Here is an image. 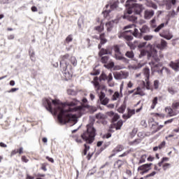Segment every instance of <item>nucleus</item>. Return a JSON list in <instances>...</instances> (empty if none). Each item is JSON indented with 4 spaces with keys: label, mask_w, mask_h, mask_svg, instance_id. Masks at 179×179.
Listing matches in <instances>:
<instances>
[{
    "label": "nucleus",
    "mask_w": 179,
    "mask_h": 179,
    "mask_svg": "<svg viewBox=\"0 0 179 179\" xmlns=\"http://www.w3.org/2000/svg\"><path fill=\"white\" fill-rule=\"evenodd\" d=\"M80 101L74 99L71 102L62 103L59 99H45L44 104L48 111L52 113V104L55 106V114L57 115V120L60 124H65L66 122H73L75 125L78 122V117L76 115H72L69 113H74L82 110V106H78Z\"/></svg>",
    "instance_id": "nucleus-1"
},
{
    "label": "nucleus",
    "mask_w": 179,
    "mask_h": 179,
    "mask_svg": "<svg viewBox=\"0 0 179 179\" xmlns=\"http://www.w3.org/2000/svg\"><path fill=\"white\" fill-rule=\"evenodd\" d=\"M96 136V129L93 127V123H90L87 126V131H85L83 135H81V138L83 141H86V143H89L90 145L93 143L94 141V137Z\"/></svg>",
    "instance_id": "nucleus-2"
},
{
    "label": "nucleus",
    "mask_w": 179,
    "mask_h": 179,
    "mask_svg": "<svg viewBox=\"0 0 179 179\" xmlns=\"http://www.w3.org/2000/svg\"><path fill=\"white\" fill-rule=\"evenodd\" d=\"M60 59V67L62 73L64 74V76L66 78V79H69L72 77V73H71L69 70H68V66L69 65V64L66 62V61H68V59H69V55L66 54L64 55H62Z\"/></svg>",
    "instance_id": "nucleus-3"
},
{
    "label": "nucleus",
    "mask_w": 179,
    "mask_h": 179,
    "mask_svg": "<svg viewBox=\"0 0 179 179\" xmlns=\"http://www.w3.org/2000/svg\"><path fill=\"white\" fill-rule=\"evenodd\" d=\"M147 48H149V50L148 52V58H152V57L156 62H159L160 59H159V57H157V50L155 48H153V45L149 43L147 45Z\"/></svg>",
    "instance_id": "nucleus-4"
},
{
    "label": "nucleus",
    "mask_w": 179,
    "mask_h": 179,
    "mask_svg": "<svg viewBox=\"0 0 179 179\" xmlns=\"http://www.w3.org/2000/svg\"><path fill=\"white\" fill-rule=\"evenodd\" d=\"M123 19H126V20H129V22H132V23H136L138 17L132 15L131 8H127L123 15Z\"/></svg>",
    "instance_id": "nucleus-5"
},
{
    "label": "nucleus",
    "mask_w": 179,
    "mask_h": 179,
    "mask_svg": "<svg viewBox=\"0 0 179 179\" xmlns=\"http://www.w3.org/2000/svg\"><path fill=\"white\" fill-rule=\"evenodd\" d=\"M128 9H131L132 13L134 12L135 15H141L142 12H143V6L138 3H132L131 6L129 7Z\"/></svg>",
    "instance_id": "nucleus-6"
},
{
    "label": "nucleus",
    "mask_w": 179,
    "mask_h": 179,
    "mask_svg": "<svg viewBox=\"0 0 179 179\" xmlns=\"http://www.w3.org/2000/svg\"><path fill=\"white\" fill-rule=\"evenodd\" d=\"M146 44H148V42H141L138 43V41H135L134 43H129L128 45L131 50H135L136 47H138V48H143V47L146 46Z\"/></svg>",
    "instance_id": "nucleus-7"
},
{
    "label": "nucleus",
    "mask_w": 179,
    "mask_h": 179,
    "mask_svg": "<svg viewBox=\"0 0 179 179\" xmlns=\"http://www.w3.org/2000/svg\"><path fill=\"white\" fill-rule=\"evenodd\" d=\"M152 164V163L143 164L138 168V171H141L140 174L143 176V174H145V173H148L150 170Z\"/></svg>",
    "instance_id": "nucleus-8"
},
{
    "label": "nucleus",
    "mask_w": 179,
    "mask_h": 179,
    "mask_svg": "<svg viewBox=\"0 0 179 179\" xmlns=\"http://www.w3.org/2000/svg\"><path fill=\"white\" fill-rule=\"evenodd\" d=\"M99 97L102 106H107V104H108L110 99L106 97V94L104 92H101L100 94H99Z\"/></svg>",
    "instance_id": "nucleus-9"
},
{
    "label": "nucleus",
    "mask_w": 179,
    "mask_h": 179,
    "mask_svg": "<svg viewBox=\"0 0 179 179\" xmlns=\"http://www.w3.org/2000/svg\"><path fill=\"white\" fill-rule=\"evenodd\" d=\"M177 0H164V5L166 6L167 10L171 9L173 5H176Z\"/></svg>",
    "instance_id": "nucleus-10"
},
{
    "label": "nucleus",
    "mask_w": 179,
    "mask_h": 179,
    "mask_svg": "<svg viewBox=\"0 0 179 179\" xmlns=\"http://www.w3.org/2000/svg\"><path fill=\"white\" fill-rule=\"evenodd\" d=\"M155 16V10H145L144 12V19L149 20Z\"/></svg>",
    "instance_id": "nucleus-11"
},
{
    "label": "nucleus",
    "mask_w": 179,
    "mask_h": 179,
    "mask_svg": "<svg viewBox=\"0 0 179 179\" xmlns=\"http://www.w3.org/2000/svg\"><path fill=\"white\" fill-rule=\"evenodd\" d=\"M135 114V109H130L129 108H127V114H124L122 115V118L124 120H129Z\"/></svg>",
    "instance_id": "nucleus-12"
},
{
    "label": "nucleus",
    "mask_w": 179,
    "mask_h": 179,
    "mask_svg": "<svg viewBox=\"0 0 179 179\" xmlns=\"http://www.w3.org/2000/svg\"><path fill=\"white\" fill-rule=\"evenodd\" d=\"M169 66L173 69V71H176V72H178L179 71V60H177L176 62H171L169 64Z\"/></svg>",
    "instance_id": "nucleus-13"
},
{
    "label": "nucleus",
    "mask_w": 179,
    "mask_h": 179,
    "mask_svg": "<svg viewBox=\"0 0 179 179\" xmlns=\"http://www.w3.org/2000/svg\"><path fill=\"white\" fill-rule=\"evenodd\" d=\"M127 33H132L133 36L136 37V38H141L142 37V33H139V31L138 29L135 28L134 31L132 32L131 30L126 31Z\"/></svg>",
    "instance_id": "nucleus-14"
},
{
    "label": "nucleus",
    "mask_w": 179,
    "mask_h": 179,
    "mask_svg": "<svg viewBox=\"0 0 179 179\" xmlns=\"http://www.w3.org/2000/svg\"><path fill=\"white\" fill-rule=\"evenodd\" d=\"M122 149H124V148L122 147V145H118L117 147H116L115 148H114V150H113V154H112L110 157H114V156H115V153H118V152H122Z\"/></svg>",
    "instance_id": "nucleus-15"
},
{
    "label": "nucleus",
    "mask_w": 179,
    "mask_h": 179,
    "mask_svg": "<svg viewBox=\"0 0 179 179\" xmlns=\"http://www.w3.org/2000/svg\"><path fill=\"white\" fill-rule=\"evenodd\" d=\"M165 47H167V42L163 39L160 43L157 45V48H159V50H164Z\"/></svg>",
    "instance_id": "nucleus-16"
},
{
    "label": "nucleus",
    "mask_w": 179,
    "mask_h": 179,
    "mask_svg": "<svg viewBox=\"0 0 179 179\" xmlns=\"http://www.w3.org/2000/svg\"><path fill=\"white\" fill-rule=\"evenodd\" d=\"M126 108H127V102H125V101H124L123 103L117 109V111H118V113H120V114H124V112L125 111Z\"/></svg>",
    "instance_id": "nucleus-17"
},
{
    "label": "nucleus",
    "mask_w": 179,
    "mask_h": 179,
    "mask_svg": "<svg viewBox=\"0 0 179 179\" xmlns=\"http://www.w3.org/2000/svg\"><path fill=\"white\" fill-rule=\"evenodd\" d=\"M143 73L145 76V80H149V77L150 76V69L148 67H145L143 69Z\"/></svg>",
    "instance_id": "nucleus-18"
},
{
    "label": "nucleus",
    "mask_w": 179,
    "mask_h": 179,
    "mask_svg": "<svg viewBox=\"0 0 179 179\" xmlns=\"http://www.w3.org/2000/svg\"><path fill=\"white\" fill-rule=\"evenodd\" d=\"M141 34L149 33L150 31V29L148 25H143L141 29H140Z\"/></svg>",
    "instance_id": "nucleus-19"
},
{
    "label": "nucleus",
    "mask_w": 179,
    "mask_h": 179,
    "mask_svg": "<svg viewBox=\"0 0 179 179\" xmlns=\"http://www.w3.org/2000/svg\"><path fill=\"white\" fill-rule=\"evenodd\" d=\"M150 25L152 29H156L157 27V22L156 21V17H154L150 21Z\"/></svg>",
    "instance_id": "nucleus-20"
},
{
    "label": "nucleus",
    "mask_w": 179,
    "mask_h": 179,
    "mask_svg": "<svg viewBox=\"0 0 179 179\" xmlns=\"http://www.w3.org/2000/svg\"><path fill=\"white\" fill-rule=\"evenodd\" d=\"M125 57H127V58H129V59H133V58L135 57V54L132 50L127 51L125 53Z\"/></svg>",
    "instance_id": "nucleus-21"
},
{
    "label": "nucleus",
    "mask_w": 179,
    "mask_h": 179,
    "mask_svg": "<svg viewBox=\"0 0 179 179\" xmlns=\"http://www.w3.org/2000/svg\"><path fill=\"white\" fill-rule=\"evenodd\" d=\"M124 164V161L122 160H117L114 166L115 167L117 168V169H121V167H122Z\"/></svg>",
    "instance_id": "nucleus-22"
},
{
    "label": "nucleus",
    "mask_w": 179,
    "mask_h": 179,
    "mask_svg": "<svg viewBox=\"0 0 179 179\" xmlns=\"http://www.w3.org/2000/svg\"><path fill=\"white\" fill-rule=\"evenodd\" d=\"M166 26V24L162 23L159 26L156 27L155 29H154L155 33H159Z\"/></svg>",
    "instance_id": "nucleus-23"
},
{
    "label": "nucleus",
    "mask_w": 179,
    "mask_h": 179,
    "mask_svg": "<svg viewBox=\"0 0 179 179\" xmlns=\"http://www.w3.org/2000/svg\"><path fill=\"white\" fill-rule=\"evenodd\" d=\"M99 38L101 40L100 44H101V45H104V44H106V43H107V39L106 38H104V34H101L99 36Z\"/></svg>",
    "instance_id": "nucleus-24"
},
{
    "label": "nucleus",
    "mask_w": 179,
    "mask_h": 179,
    "mask_svg": "<svg viewBox=\"0 0 179 179\" xmlns=\"http://www.w3.org/2000/svg\"><path fill=\"white\" fill-rule=\"evenodd\" d=\"M161 37H163V38H166V40H171L173 38V36L171 33H168L167 34L162 35L160 34Z\"/></svg>",
    "instance_id": "nucleus-25"
},
{
    "label": "nucleus",
    "mask_w": 179,
    "mask_h": 179,
    "mask_svg": "<svg viewBox=\"0 0 179 179\" xmlns=\"http://www.w3.org/2000/svg\"><path fill=\"white\" fill-rule=\"evenodd\" d=\"M113 24H114L113 22H109L106 24V27L108 31H111V30H113Z\"/></svg>",
    "instance_id": "nucleus-26"
},
{
    "label": "nucleus",
    "mask_w": 179,
    "mask_h": 179,
    "mask_svg": "<svg viewBox=\"0 0 179 179\" xmlns=\"http://www.w3.org/2000/svg\"><path fill=\"white\" fill-rule=\"evenodd\" d=\"M107 54H108V50L104 48H101L99 52V57H103V55H107Z\"/></svg>",
    "instance_id": "nucleus-27"
},
{
    "label": "nucleus",
    "mask_w": 179,
    "mask_h": 179,
    "mask_svg": "<svg viewBox=\"0 0 179 179\" xmlns=\"http://www.w3.org/2000/svg\"><path fill=\"white\" fill-rule=\"evenodd\" d=\"M114 78L116 80H121V79H124V76L120 73H117L114 74Z\"/></svg>",
    "instance_id": "nucleus-28"
},
{
    "label": "nucleus",
    "mask_w": 179,
    "mask_h": 179,
    "mask_svg": "<svg viewBox=\"0 0 179 179\" xmlns=\"http://www.w3.org/2000/svg\"><path fill=\"white\" fill-rule=\"evenodd\" d=\"M108 59H110V57L103 56L101 58V62H102V64H107L108 62Z\"/></svg>",
    "instance_id": "nucleus-29"
},
{
    "label": "nucleus",
    "mask_w": 179,
    "mask_h": 179,
    "mask_svg": "<svg viewBox=\"0 0 179 179\" xmlns=\"http://www.w3.org/2000/svg\"><path fill=\"white\" fill-rule=\"evenodd\" d=\"M153 35H145L143 38L145 41H151V40H153Z\"/></svg>",
    "instance_id": "nucleus-30"
},
{
    "label": "nucleus",
    "mask_w": 179,
    "mask_h": 179,
    "mask_svg": "<svg viewBox=\"0 0 179 179\" xmlns=\"http://www.w3.org/2000/svg\"><path fill=\"white\" fill-rule=\"evenodd\" d=\"M166 113H168V114L171 117H173V115H175L174 111L173 110V108H166Z\"/></svg>",
    "instance_id": "nucleus-31"
},
{
    "label": "nucleus",
    "mask_w": 179,
    "mask_h": 179,
    "mask_svg": "<svg viewBox=\"0 0 179 179\" xmlns=\"http://www.w3.org/2000/svg\"><path fill=\"white\" fill-rule=\"evenodd\" d=\"M113 115V117L112 118V122H116V121H118L120 120V115L119 114H114V113H112Z\"/></svg>",
    "instance_id": "nucleus-32"
},
{
    "label": "nucleus",
    "mask_w": 179,
    "mask_h": 179,
    "mask_svg": "<svg viewBox=\"0 0 179 179\" xmlns=\"http://www.w3.org/2000/svg\"><path fill=\"white\" fill-rule=\"evenodd\" d=\"M122 57H124V56H122V53H115V59H117V61H121V59H122Z\"/></svg>",
    "instance_id": "nucleus-33"
},
{
    "label": "nucleus",
    "mask_w": 179,
    "mask_h": 179,
    "mask_svg": "<svg viewBox=\"0 0 179 179\" xmlns=\"http://www.w3.org/2000/svg\"><path fill=\"white\" fill-rule=\"evenodd\" d=\"M120 98V92H115V93H114V94L113 95V96H112V100L113 101H115L117 99H118Z\"/></svg>",
    "instance_id": "nucleus-34"
},
{
    "label": "nucleus",
    "mask_w": 179,
    "mask_h": 179,
    "mask_svg": "<svg viewBox=\"0 0 179 179\" xmlns=\"http://www.w3.org/2000/svg\"><path fill=\"white\" fill-rule=\"evenodd\" d=\"M70 61L72 65H73L74 66H76L78 65V60H76V57H71Z\"/></svg>",
    "instance_id": "nucleus-35"
},
{
    "label": "nucleus",
    "mask_w": 179,
    "mask_h": 179,
    "mask_svg": "<svg viewBox=\"0 0 179 179\" xmlns=\"http://www.w3.org/2000/svg\"><path fill=\"white\" fill-rule=\"evenodd\" d=\"M101 80H107V75L104 72L101 73L99 76V81L101 82Z\"/></svg>",
    "instance_id": "nucleus-36"
},
{
    "label": "nucleus",
    "mask_w": 179,
    "mask_h": 179,
    "mask_svg": "<svg viewBox=\"0 0 179 179\" xmlns=\"http://www.w3.org/2000/svg\"><path fill=\"white\" fill-rule=\"evenodd\" d=\"M169 17H176L177 16V13H176V10H172L171 11H169Z\"/></svg>",
    "instance_id": "nucleus-37"
},
{
    "label": "nucleus",
    "mask_w": 179,
    "mask_h": 179,
    "mask_svg": "<svg viewBox=\"0 0 179 179\" xmlns=\"http://www.w3.org/2000/svg\"><path fill=\"white\" fill-rule=\"evenodd\" d=\"M157 100H159V99L157 98V96H155L153 100H152V104L151 106V108H155L156 107V105L157 104Z\"/></svg>",
    "instance_id": "nucleus-38"
},
{
    "label": "nucleus",
    "mask_w": 179,
    "mask_h": 179,
    "mask_svg": "<svg viewBox=\"0 0 179 179\" xmlns=\"http://www.w3.org/2000/svg\"><path fill=\"white\" fill-rule=\"evenodd\" d=\"M124 122H122V120H119L117 122L116 127H115V129L118 130V129H121V127H122Z\"/></svg>",
    "instance_id": "nucleus-39"
},
{
    "label": "nucleus",
    "mask_w": 179,
    "mask_h": 179,
    "mask_svg": "<svg viewBox=\"0 0 179 179\" xmlns=\"http://www.w3.org/2000/svg\"><path fill=\"white\" fill-rule=\"evenodd\" d=\"M96 120H104L106 118V115L103 113H98L96 115Z\"/></svg>",
    "instance_id": "nucleus-40"
},
{
    "label": "nucleus",
    "mask_w": 179,
    "mask_h": 179,
    "mask_svg": "<svg viewBox=\"0 0 179 179\" xmlns=\"http://www.w3.org/2000/svg\"><path fill=\"white\" fill-rule=\"evenodd\" d=\"M105 68H107V69H111L112 68H114V62H110L108 64L104 65Z\"/></svg>",
    "instance_id": "nucleus-41"
},
{
    "label": "nucleus",
    "mask_w": 179,
    "mask_h": 179,
    "mask_svg": "<svg viewBox=\"0 0 179 179\" xmlns=\"http://www.w3.org/2000/svg\"><path fill=\"white\" fill-rule=\"evenodd\" d=\"M141 142H142V140L137 138L133 141H131L129 143L130 145H138V143H141Z\"/></svg>",
    "instance_id": "nucleus-42"
},
{
    "label": "nucleus",
    "mask_w": 179,
    "mask_h": 179,
    "mask_svg": "<svg viewBox=\"0 0 179 179\" xmlns=\"http://www.w3.org/2000/svg\"><path fill=\"white\" fill-rule=\"evenodd\" d=\"M113 50L115 51V54H120L121 50H120V46L118 45H115L113 48Z\"/></svg>",
    "instance_id": "nucleus-43"
},
{
    "label": "nucleus",
    "mask_w": 179,
    "mask_h": 179,
    "mask_svg": "<svg viewBox=\"0 0 179 179\" xmlns=\"http://www.w3.org/2000/svg\"><path fill=\"white\" fill-rule=\"evenodd\" d=\"M67 94H69L70 96H76V92L73 90H68Z\"/></svg>",
    "instance_id": "nucleus-44"
},
{
    "label": "nucleus",
    "mask_w": 179,
    "mask_h": 179,
    "mask_svg": "<svg viewBox=\"0 0 179 179\" xmlns=\"http://www.w3.org/2000/svg\"><path fill=\"white\" fill-rule=\"evenodd\" d=\"M146 83H145V82H143V85L145 86V87L147 89V90H150V83H149V80H145Z\"/></svg>",
    "instance_id": "nucleus-45"
},
{
    "label": "nucleus",
    "mask_w": 179,
    "mask_h": 179,
    "mask_svg": "<svg viewBox=\"0 0 179 179\" xmlns=\"http://www.w3.org/2000/svg\"><path fill=\"white\" fill-rule=\"evenodd\" d=\"M110 13H111V10H105L103 12V15L104 17H108V15H110Z\"/></svg>",
    "instance_id": "nucleus-46"
},
{
    "label": "nucleus",
    "mask_w": 179,
    "mask_h": 179,
    "mask_svg": "<svg viewBox=\"0 0 179 179\" xmlns=\"http://www.w3.org/2000/svg\"><path fill=\"white\" fill-rule=\"evenodd\" d=\"M148 52H149V51H146V50H142L141 51V54H140V55H139L140 58H142V57H145V55H148Z\"/></svg>",
    "instance_id": "nucleus-47"
},
{
    "label": "nucleus",
    "mask_w": 179,
    "mask_h": 179,
    "mask_svg": "<svg viewBox=\"0 0 179 179\" xmlns=\"http://www.w3.org/2000/svg\"><path fill=\"white\" fill-rule=\"evenodd\" d=\"M132 2H136V0H127L126 1V6H132Z\"/></svg>",
    "instance_id": "nucleus-48"
},
{
    "label": "nucleus",
    "mask_w": 179,
    "mask_h": 179,
    "mask_svg": "<svg viewBox=\"0 0 179 179\" xmlns=\"http://www.w3.org/2000/svg\"><path fill=\"white\" fill-rule=\"evenodd\" d=\"M172 108L173 110H178L179 108V102H176L172 104Z\"/></svg>",
    "instance_id": "nucleus-49"
},
{
    "label": "nucleus",
    "mask_w": 179,
    "mask_h": 179,
    "mask_svg": "<svg viewBox=\"0 0 179 179\" xmlns=\"http://www.w3.org/2000/svg\"><path fill=\"white\" fill-rule=\"evenodd\" d=\"M72 40H73L72 35H69L66 38V43H69L71 41H72Z\"/></svg>",
    "instance_id": "nucleus-50"
},
{
    "label": "nucleus",
    "mask_w": 179,
    "mask_h": 179,
    "mask_svg": "<svg viewBox=\"0 0 179 179\" xmlns=\"http://www.w3.org/2000/svg\"><path fill=\"white\" fill-rule=\"evenodd\" d=\"M95 30H96V31H99V33H101L103 30V26L100 25V26L96 27Z\"/></svg>",
    "instance_id": "nucleus-51"
},
{
    "label": "nucleus",
    "mask_w": 179,
    "mask_h": 179,
    "mask_svg": "<svg viewBox=\"0 0 179 179\" xmlns=\"http://www.w3.org/2000/svg\"><path fill=\"white\" fill-rule=\"evenodd\" d=\"M124 38L127 41H131L134 40V36H132L131 35H127L124 36Z\"/></svg>",
    "instance_id": "nucleus-52"
},
{
    "label": "nucleus",
    "mask_w": 179,
    "mask_h": 179,
    "mask_svg": "<svg viewBox=\"0 0 179 179\" xmlns=\"http://www.w3.org/2000/svg\"><path fill=\"white\" fill-rule=\"evenodd\" d=\"M168 92H169V93H170V94H176V90H174V88H173V87L168 88Z\"/></svg>",
    "instance_id": "nucleus-53"
},
{
    "label": "nucleus",
    "mask_w": 179,
    "mask_h": 179,
    "mask_svg": "<svg viewBox=\"0 0 179 179\" xmlns=\"http://www.w3.org/2000/svg\"><path fill=\"white\" fill-rule=\"evenodd\" d=\"M19 88H12L11 90L6 91V93H15V92H17Z\"/></svg>",
    "instance_id": "nucleus-54"
},
{
    "label": "nucleus",
    "mask_w": 179,
    "mask_h": 179,
    "mask_svg": "<svg viewBox=\"0 0 179 179\" xmlns=\"http://www.w3.org/2000/svg\"><path fill=\"white\" fill-rule=\"evenodd\" d=\"M121 61H122V62H124V64H129V59H128L125 57H122Z\"/></svg>",
    "instance_id": "nucleus-55"
},
{
    "label": "nucleus",
    "mask_w": 179,
    "mask_h": 179,
    "mask_svg": "<svg viewBox=\"0 0 179 179\" xmlns=\"http://www.w3.org/2000/svg\"><path fill=\"white\" fill-rule=\"evenodd\" d=\"M154 87L155 89H159V80H156L154 81Z\"/></svg>",
    "instance_id": "nucleus-56"
},
{
    "label": "nucleus",
    "mask_w": 179,
    "mask_h": 179,
    "mask_svg": "<svg viewBox=\"0 0 179 179\" xmlns=\"http://www.w3.org/2000/svg\"><path fill=\"white\" fill-rule=\"evenodd\" d=\"M164 171H166V170H167V169H169L170 167V164L169 163H166L162 166Z\"/></svg>",
    "instance_id": "nucleus-57"
},
{
    "label": "nucleus",
    "mask_w": 179,
    "mask_h": 179,
    "mask_svg": "<svg viewBox=\"0 0 179 179\" xmlns=\"http://www.w3.org/2000/svg\"><path fill=\"white\" fill-rule=\"evenodd\" d=\"M108 82L110 83L113 80V73H110L107 77Z\"/></svg>",
    "instance_id": "nucleus-58"
},
{
    "label": "nucleus",
    "mask_w": 179,
    "mask_h": 179,
    "mask_svg": "<svg viewBox=\"0 0 179 179\" xmlns=\"http://www.w3.org/2000/svg\"><path fill=\"white\" fill-rule=\"evenodd\" d=\"M166 146V141H162L158 146L159 149H163Z\"/></svg>",
    "instance_id": "nucleus-59"
},
{
    "label": "nucleus",
    "mask_w": 179,
    "mask_h": 179,
    "mask_svg": "<svg viewBox=\"0 0 179 179\" xmlns=\"http://www.w3.org/2000/svg\"><path fill=\"white\" fill-rule=\"evenodd\" d=\"M91 75H92V76H97V75H100V70H96L94 73H91Z\"/></svg>",
    "instance_id": "nucleus-60"
},
{
    "label": "nucleus",
    "mask_w": 179,
    "mask_h": 179,
    "mask_svg": "<svg viewBox=\"0 0 179 179\" xmlns=\"http://www.w3.org/2000/svg\"><path fill=\"white\" fill-rule=\"evenodd\" d=\"M92 83L94 84V87L100 86V83H99V81H92Z\"/></svg>",
    "instance_id": "nucleus-61"
},
{
    "label": "nucleus",
    "mask_w": 179,
    "mask_h": 179,
    "mask_svg": "<svg viewBox=\"0 0 179 179\" xmlns=\"http://www.w3.org/2000/svg\"><path fill=\"white\" fill-rule=\"evenodd\" d=\"M29 55L31 61H34V52H30Z\"/></svg>",
    "instance_id": "nucleus-62"
},
{
    "label": "nucleus",
    "mask_w": 179,
    "mask_h": 179,
    "mask_svg": "<svg viewBox=\"0 0 179 179\" xmlns=\"http://www.w3.org/2000/svg\"><path fill=\"white\" fill-rule=\"evenodd\" d=\"M47 160H48V162H50V163H54V159L50 157H46Z\"/></svg>",
    "instance_id": "nucleus-63"
},
{
    "label": "nucleus",
    "mask_w": 179,
    "mask_h": 179,
    "mask_svg": "<svg viewBox=\"0 0 179 179\" xmlns=\"http://www.w3.org/2000/svg\"><path fill=\"white\" fill-rule=\"evenodd\" d=\"M22 160L24 163H27V162H29V159H26V157L24 156L22 157Z\"/></svg>",
    "instance_id": "nucleus-64"
}]
</instances>
